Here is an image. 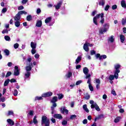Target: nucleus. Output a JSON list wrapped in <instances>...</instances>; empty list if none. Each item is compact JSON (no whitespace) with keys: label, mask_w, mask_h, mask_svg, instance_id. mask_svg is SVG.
Listing matches in <instances>:
<instances>
[{"label":"nucleus","mask_w":126,"mask_h":126,"mask_svg":"<svg viewBox=\"0 0 126 126\" xmlns=\"http://www.w3.org/2000/svg\"><path fill=\"white\" fill-rule=\"evenodd\" d=\"M120 67L121 65L119 64H116L114 65V72L115 73V77L116 79H118V78H119V73L121 72V71L120 70Z\"/></svg>","instance_id":"nucleus-1"},{"label":"nucleus","mask_w":126,"mask_h":126,"mask_svg":"<svg viewBox=\"0 0 126 126\" xmlns=\"http://www.w3.org/2000/svg\"><path fill=\"white\" fill-rule=\"evenodd\" d=\"M41 125L42 126L45 125V126H50V119L47 118V116H43L41 119Z\"/></svg>","instance_id":"nucleus-2"},{"label":"nucleus","mask_w":126,"mask_h":126,"mask_svg":"<svg viewBox=\"0 0 126 126\" xmlns=\"http://www.w3.org/2000/svg\"><path fill=\"white\" fill-rule=\"evenodd\" d=\"M27 13V12H26L25 11H19L14 17V20H15V21H20V19L21 18V16L20 15H22V14H26Z\"/></svg>","instance_id":"nucleus-3"},{"label":"nucleus","mask_w":126,"mask_h":126,"mask_svg":"<svg viewBox=\"0 0 126 126\" xmlns=\"http://www.w3.org/2000/svg\"><path fill=\"white\" fill-rule=\"evenodd\" d=\"M104 28H100L99 30V32L100 34H103V33H105V32H107L108 31V29H109L110 27V25L109 24H105L103 26Z\"/></svg>","instance_id":"nucleus-4"},{"label":"nucleus","mask_w":126,"mask_h":126,"mask_svg":"<svg viewBox=\"0 0 126 126\" xmlns=\"http://www.w3.org/2000/svg\"><path fill=\"white\" fill-rule=\"evenodd\" d=\"M63 5V1H60L58 3H57L56 4L54 5V7H55V9L56 10H59L61 8V7Z\"/></svg>","instance_id":"nucleus-5"},{"label":"nucleus","mask_w":126,"mask_h":126,"mask_svg":"<svg viewBox=\"0 0 126 126\" xmlns=\"http://www.w3.org/2000/svg\"><path fill=\"white\" fill-rule=\"evenodd\" d=\"M51 96H53V93L52 92H48L42 94V97L44 98H46V97H51Z\"/></svg>","instance_id":"nucleus-6"},{"label":"nucleus","mask_w":126,"mask_h":126,"mask_svg":"<svg viewBox=\"0 0 126 126\" xmlns=\"http://www.w3.org/2000/svg\"><path fill=\"white\" fill-rule=\"evenodd\" d=\"M91 109H94L95 108V110L98 111V112H100V111H101V109H100V108H99V106L96 104V103H94V104L91 105Z\"/></svg>","instance_id":"nucleus-7"},{"label":"nucleus","mask_w":126,"mask_h":126,"mask_svg":"<svg viewBox=\"0 0 126 126\" xmlns=\"http://www.w3.org/2000/svg\"><path fill=\"white\" fill-rule=\"evenodd\" d=\"M32 61V57L31 56H29L27 59V64L29 65H33V63H31V61Z\"/></svg>","instance_id":"nucleus-8"},{"label":"nucleus","mask_w":126,"mask_h":126,"mask_svg":"<svg viewBox=\"0 0 126 126\" xmlns=\"http://www.w3.org/2000/svg\"><path fill=\"white\" fill-rule=\"evenodd\" d=\"M14 75H15V76H18V75H19V69H18V66L16 65L15 66Z\"/></svg>","instance_id":"nucleus-9"},{"label":"nucleus","mask_w":126,"mask_h":126,"mask_svg":"<svg viewBox=\"0 0 126 126\" xmlns=\"http://www.w3.org/2000/svg\"><path fill=\"white\" fill-rule=\"evenodd\" d=\"M95 83H96V88L97 90L100 89V83H101V81L99 79H95Z\"/></svg>","instance_id":"nucleus-10"},{"label":"nucleus","mask_w":126,"mask_h":126,"mask_svg":"<svg viewBox=\"0 0 126 126\" xmlns=\"http://www.w3.org/2000/svg\"><path fill=\"white\" fill-rule=\"evenodd\" d=\"M56 102H58V96H54L51 100V102L53 103L52 105H54V104H56L57 105Z\"/></svg>","instance_id":"nucleus-11"},{"label":"nucleus","mask_w":126,"mask_h":126,"mask_svg":"<svg viewBox=\"0 0 126 126\" xmlns=\"http://www.w3.org/2000/svg\"><path fill=\"white\" fill-rule=\"evenodd\" d=\"M83 49L86 52H89V47L87 42L84 44Z\"/></svg>","instance_id":"nucleus-12"},{"label":"nucleus","mask_w":126,"mask_h":126,"mask_svg":"<svg viewBox=\"0 0 126 126\" xmlns=\"http://www.w3.org/2000/svg\"><path fill=\"white\" fill-rule=\"evenodd\" d=\"M30 75H31V72L30 71L26 72L25 73L24 78L25 80H26L29 77H30Z\"/></svg>","instance_id":"nucleus-13"},{"label":"nucleus","mask_w":126,"mask_h":126,"mask_svg":"<svg viewBox=\"0 0 126 126\" xmlns=\"http://www.w3.org/2000/svg\"><path fill=\"white\" fill-rule=\"evenodd\" d=\"M57 107V105L56 104H54V105H52V106L51 107V114L52 115H54L55 113V108Z\"/></svg>","instance_id":"nucleus-14"},{"label":"nucleus","mask_w":126,"mask_h":126,"mask_svg":"<svg viewBox=\"0 0 126 126\" xmlns=\"http://www.w3.org/2000/svg\"><path fill=\"white\" fill-rule=\"evenodd\" d=\"M115 41V38L114 35H111L108 38V43H114Z\"/></svg>","instance_id":"nucleus-15"},{"label":"nucleus","mask_w":126,"mask_h":126,"mask_svg":"<svg viewBox=\"0 0 126 126\" xmlns=\"http://www.w3.org/2000/svg\"><path fill=\"white\" fill-rule=\"evenodd\" d=\"M7 122L8 123V125L11 126H14V122L10 119H7Z\"/></svg>","instance_id":"nucleus-16"},{"label":"nucleus","mask_w":126,"mask_h":126,"mask_svg":"<svg viewBox=\"0 0 126 126\" xmlns=\"http://www.w3.org/2000/svg\"><path fill=\"white\" fill-rule=\"evenodd\" d=\"M100 16L101 18H103V17H104V13H101L100 14H97L94 18H95V19H99V18H100Z\"/></svg>","instance_id":"nucleus-17"},{"label":"nucleus","mask_w":126,"mask_h":126,"mask_svg":"<svg viewBox=\"0 0 126 126\" xmlns=\"http://www.w3.org/2000/svg\"><path fill=\"white\" fill-rule=\"evenodd\" d=\"M81 60H82V57L81 56H78L77 58L76 59L75 63H76V64L79 63Z\"/></svg>","instance_id":"nucleus-18"},{"label":"nucleus","mask_w":126,"mask_h":126,"mask_svg":"<svg viewBox=\"0 0 126 126\" xmlns=\"http://www.w3.org/2000/svg\"><path fill=\"white\" fill-rule=\"evenodd\" d=\"M37 46V43L36 42H34L32 41L31 42V47L32 49H36V47Z\"/></svg>","instance_id":"nucleus-19"},{"label":"nucleus","mask_w":126,"mask_h":126,"mask_svg":"<svg viewBox=\"0 0 126 126\" xmlns=\"http://www.w3.org/2000/svg\"><path fill=\"white\" fill-rule=\"evenodd\" d=\"M106 1L105 0H98V4L99 5H101L102 6H104L105 5V3Z\"/></svg>","instance_id":"nucleus-20"},{"label":"nucleus","mask_w":126,"mask_h":126,"mask_svg":"<svg viewBox=\"0 0 126 126\" xmlns=\"http://www.w3.org/2000/svg\"><path fill=\"white\" fill-rule=\"evenodd\" d=\"M54 118H55L56 119H63V117L62 116V115L61 114H54V115L53 116Z\"/></svg>","instance_id":"nucleus-21"},{"label":"nucleus","mask_w":126,"mask_h":126,"mask_svg":"<svg viewBox=\"0 0 126 126\" xmlns=\"http://www.w3.org/2000/svg\"><path fill=\"white\" fill-rule=\"evenodd\" d=\"M83 72L85 75H87L88 74V72H89V70L88 69V68L85 67L83 68Z\"/></svg>","instance_id":"nucleus-22"},{"label":"nucleus","mask_w":126,"mask_h":126,"mask_svg":"<svg viewBox=\"0 0 126 126\" xmlns=\"http://www.w3.org/2000/svg\"><path fill=\"white\" fill-rule=\"evenodd\" d=\"M36 27H42V21L38 20L36 24Z\"/></svg>","instance_id":"nucleus-23"},{"label":"nucleus","mask_w":126,"mask_h":126,"mask_svg":"<svg viewBox=\"0 0 126 126\" xmlns=\"http://www.w3.org/2000/svg\"><path fill=\"white\" fill-rule=\"evenodd\" d=\"M120 37L121 43H124V42H125V40H126V37H125V35L123 34H121Z\"/></svg>","instance_id":"nucleus-24"},{"label":"nucleus","mask_w":126,"mask_h":126,"mask_svg":"<svg viewBox=\"0 0 126 126\" xmlns=\"http://www.w3.org/2000/svg\"><path fill=\"white\" fill-rule=\"evenodd\" d=\"M31 66H33V65H29V66H26V72L31 71V70L32 69V67H31Z\"/></svg>","instance_id":"nucleus-25"},{"label":"nucleus","mask_w":126,"mask_h":126,"mask_svg":"<svg viewBox=\"0 0 126 126\" xmlns=\"http://www.w3.org/2000/svg\"><path fill=\"white\" fill-rule=\"evenodd\" d=\"M83 109L87 113H89V109L87 108V105L85 104L83 106Z\"/></svg>","instance_id":"nucleus-26"},{"label":"nucleus","mask_w":126,"mask_h":126,"mask_svg":"<svg viewBox=\"0 0 126 126\" xmlns=\"http://www.w3.org/2000/svg\"><path fill=\"white\" fill-rule=\"evenodd\" d=\"M51 20H52V18H51V17H49L48 18H47L45 20V23H46V24H47L48 23H50Z\"/></svg>","instance_id":"nucleus-27"},{"label":"nucleus","mask_w":126,"mask_h":126,"mask_svg":"<svg viewBox=\"0 0 126 126\" xmlns=\"http://www.w3.org/2000/svg\"><path fill=\"white\" fill-rule=\"evenodd\" d=\"M65 76L67 77V78H70V77L72 76V73L70 71H69L67 74H66Z\"/></svg>","instance_id":"nucleus-28"},{"label":"nucleus","mask_w":126,"mask_h":126,"mask_svg":"<svg viewBox=\"0 0 126 126\" xmlns=\"http://www.w3.org/2000/svg\"><path fill=\"white\" fill-rule=\"evenodd\" d=\"M116 77H115V73L114 75H110L109 77V79L110 80V81H112V80H114Z\"/></svg>","instance_id":"nucleus-29"},{"label":"nucleus","mask_w":126,"mask_h":126,"mask_svg":"<svg viewBox=\"0 0 126 126\" xmlns=\"http://www.w3.org/2000/svg\"><path fill=\"white\" fill-rule=\"evenodd\" d=\"M57 95L58 96V99L59 100H62V99H63V94H57Z\"/></svg>","instance_id":"nucleus-30"},{"label":"nucleus","mask_w":126,"mask_h":126,"mask_svg":"<svg viewBox=\"0 0 126 126\" xmlns=\"http://www.w3.org/2000/svg\"><path fill=\"white\" fill-rule=\"evenodd\" d=\"M15 26L16 27H19L20 26V21H16L15 22Z\"/></svg>","instance_id":"nucleus-31"},{"label":"nucleus","mask_w":126,"mask_h":126,"mask_svg":"<svg viewBox=\"0 0 126 126\" xmlns=\"http://www.w3.org/2000/svg\"><path fill=\"white\" fill-rule=\"evenodd\" d=\"M37 116H35L33 118V122L34 125L38 123V121L37 120Z\"/></svg>","instance_id":"nucleus-32"},{"label":"nucleus","mask_w":126,"mask_h":126,"mask_svg":"<svg viewBox=\"0 0 126 126\" xmlns=\"http://www.w3.org/2000/svg\"><path fill=\"white\" fill-rule=\"evenodd\" d=\"M121 5H122V7H126V1L122 0L121 1Z\"/></svg>","instance_id":"nucleus-33"},{"label":"nucleus","mask_w":126,"mask_h":126,"mask_svg":"<svg viewBox=\"0 0 126 126\" xmlns=\"http://www.w3.org/2000/svg\"><path fill=\"white\" fill-rule=\"evenodd\" d=\"M63 113H65V114H68V110L67 109H66L65 107H63L62 110Z\"/></svg>","instance_id":"nucleus-34"},{"label":"nucleus","mask_w":126,"mask_h":126,"mask_svg":"<svg viewBox=\"0 0 126 126\" xmlns=\"http://www.w3.org/2000/svg\"><path fill=\"white\" fill-rule=\"evenodd\" d=\"M9 81H10V80L9 79L5 81L4 83V86H7V85L9 83Z\"/></svg>","instance_id":"nucleus-35"},{"label":"nucleus","mask_w":126,"mask_h":126,"mask_svg":"<svg viewBox=\"0 0 126 126\" xmlns=\"http://www.w3.org/2000/svg\"><path fill=\"white\" fill-rule=\"evenodd\" d=\"M13 95H14V96H17V95H18V91L17 90L15 89L14 90Z\"/></svg>","instance_id":"nucleus-36"},{"label":"nucleus","mask_w":126,"mask_h":126,"mask_svg":"<svg viewBox=\"0 0 126 126\" xmlns=\"http://www.w3.org/2000/svg\"><path fill=\"white\" fill-rule=\"evenodd\" d=\"M4 39L6 41H8L9 42L10 41V37L8 35H5L4 36Z\"/></svg>","instance_id":"nucleus-37"},{"label":"nucleus","mask_w":126,"mask_h":126,"mask_svg":"<svg viewBox=\"0 0 126 126\" xmlns=\"http://www.w3.org/2000/svg\"><path fill=\"white\" fill-rule=\"evenodd\" d=\"M101 118H103V115L101 114L100 115H99L98 117H96L94 119L95 122L97 121V120H99V119H101Z\"/></svg>","instance_id":"nucleus-38"},{"label":"nucleus","mask_w":126,"mask_h":126,"mask_svg":"<svg viewBox=\"0 0 126 126\" xmlns=\"http://www.w3.org/2000/svg\"><path fill=\"white\" fill-rule=\"evenodd\" d=\"M105 59H107V56H106L105 55H103L101 56V57H99V60L101 61V60H103Z\"/></svg>","instance_id":"nucleus-39"},{"label":"nucleus","mask_w":126,"mask_h":126,"mask_svg":"<svg viewBox=\"0 0 126 126\" xmlns=\"http://www.w3.org/2000/svg\"><path fill=\"white\" fill-rule=\"evenodd\" d=\"M70 119L71 120H75V119H76V115H71L70 117Z\"/></svg>","instance_id":"nucleus-40"},{"label":"nucleus","mask_w":126,"mask_h":126,"mask_svg":"<svg viewBox=\"0 0 126 126\" xmlns=\"http://www.w3.org/2000/svg\"><path fill=\"white\" fill-rule=\"evenodd\" d=\"M120 120H121V117H119L116 118L114 120V123H119L120 122Z\"/></svg>","instance_id":"nucleus-41"},{"label":"nucleus","mask_w":126,"mask_h":126,"mask_svg":"<svg viewBox=\"0 0 126 126\" xmlns=\"http://www.w3.org/2000/svg\"><path fill=\"white\" fill-rule=\"evenodd\" d=\"M89 88L91 91H94V88L91 84L89 85Z\"/></svg>","instance_id":"nucleus-42"},{"label":"nucleus","mask_w":126,"mask_h":126,"mask_svg":"<svg viewBox=\"0 0 126 126\" xmlns=\"http://www.w3.org/2000/svg\"><path fill=\"white\" fill-rule=\"evenodd\" d=\"M43 96H36L35 97V100H38V101H40V100H43Z\"/></svg>","instance_id":"nucleus-43"},{"label":"nucleus","mask_w":126,"mask_h":126,"mask_svg":"<svg viewBox=\"0 0 126 126\" xmlns=\"http://www.w3.org/2000/svg\"><path fill=\"white\" fill-rule=\"evenodd\" d=\"M4 53H5V54L6 56L9 55V51H8V50H7V49L5 50L4 51Z\"/></svg>","instance_id":"nucleus-44"},{"label":"nucleus","mask_w":126,"mask_h":126,"mask_svg":"<svg viewBox=\"0 0 126 126\" xmlns=\"http://www.w3.org/2000/svg\"><path fill=\"white\" fill-rule=\"evenodd\" d=\"M93 22L95 25H98V23L97 22V19H95V18H94Z\"/></svg>","instance_id":"nucleus-45"},{"label":"nucleus","mask_w":126,"mask_h":126,"mask_svg":"<svg viewBox=\"0 0 126 126\" xmlns=\"http://www.w3.org/2000/svg\"><path fill=\"white\" fill-rule=\"evenodd\" d=\"M6 11H7V9L5 7V8H3L2 9L1 13H5V12H6Z\"/></svg>","instance_id":"nucleus-46"},{"label":"nucleus","mask_w":126,"mask_h":126,"mask_svg":"<svg viewBox=\"0 0 126 126\" xmlns=\"http://www.w3.org/2000/svg\"><path fill=\"white\" fill-rule=\"evenodd\" d=\"M12 115H13V111H9L8 112L7 116H11Z\"/></svg>","instance_id":"nucleus-47"},{"label":"nucleus","mask_w":126,"mask_h":126,"mask_svg":"<svg viewBox=\"0 0 126 126\" xmlns=\"http://www.w3.org/2000/svg\"><path fill=\"white\" fill-rule=\"evenodd\" d=\"M126 19H122V25L123 26L126 25Z\"/></svg>","instance_id":"nucleus-48"},{"label":"nucleus","mask_w":126,"mask_h":126,"mask_svg":"<svg viewBox=\"0 0 126 126\" xmlns=\"http://www.w3.org/2000/svg\"><path fill=\"white\" fill-rule=\"evenodd\" d=\"M19 47V44L18 43H16L14 44V49H18Z\"/></svg>","instance_id":"nucleus-49"},{"label":"nucleus","mask_w":126,"mask_h":126,"mask_svg":"<svg viewBox=\"0 0 126 126\" xmlns=\"http://www.w3.org/2000/svg\"><path fill=\"white\" fill-rule=\"evenodd\" d=\"M34 114V111L31 110L30 111V112L28 113V116L29 115L30 116H33V114Z\"/></svg>","instance_id":"nucleus-50"},{"label":"nucleus","mask_w":126,"mask_h":126,"mask_svg":"<svg viewBox=\"0 0 126 126\" xmlns=\"http://www.w3.org/2000/svg\"><path fill=\"white\" fill-rule=\"evenodd\" d=\"M37 14H40L41 13V9L40 8H38L36 10Z\"/></svg>","instance_id":"nucleus-51"},{"label":"nucleus","mask_w":126,"mask_h":126,"mask_svg":"<svg viewBox=\"0 0 126 126\" xmlns=\"http://www.w3.org/2000/svg\"><path fill=\"white\" fill-rule=\"evenodd\" d=\"M117 7H118V6H117V5L116 4L113 5L112 6V8L113 10H115V9H117Z\"/></svg>","instance_id":"nucleus-52"},{"label":"nucleus","mask_w":126,"mask_h":126,"mask_svg":"<svg viewBox=\"0 0 126 126\" xmlns=\"http://www.w3.org/2000/svg\"><path fill=\"white\" fill-rule=\"evenodd\" d=\"M4 101H5V97H0V102H4Z\"/></svg>","instance_id":"nucleus-53"},{"label":"nucleus","mask_w":126,"mask_h":126,"mask_svg":"<svg viewBox=\"0 0 126 126\" xmlns=\"http://www.w3.org/2000/svg\"><path fill=\"white\" fill-rule=\"evenodd\" d=\"M31 19H32L31 15H29L27 17V20L28 21H30V20H31Z\"/></svg>","instance_id":"nucleus-54"},{"label":"nucleus","mask_w":126,"mask_h":126,"mask_svg":"<svg viewBox=\"0 0 126 126\" xmlns=\"http://www.w3.org/2000/svg\"><path fill=\"white\" fill-rule=\"evenodd\" d=\"M2 34H5V33H8V30L7 29L4 30L2 31Z\"/></svg>","instance_id":"nucleus-55"},{"label":"nucleus","mask_w":126,"mask_h":126,"mask_svg":"<svg viewBox=\"0 0 126 126\" xmlns=\"http://www.w3.org/2000/svg\"><path fill=\"white\" fill-rule=\"evenodd\" d=\"M109 8H110V5H107L105 6V8L104 10H105L106 11H108V10H109Z\"/></svg>","instance_id":"nucleus-56"},{"label":"nucleus","mask_w":126,"mask_h":126,"mask_svg":"<svg viewBox=\"0 0 126 126\" xmlns=\"http://www.w3.org/2000/svg\"><path fill=\"white\" fill-rule=\"evenodd\" d=\"M32 55H34V54H36V49H32Z\"/></svg>","instance_id":"nucleus-57"},{"label":"nucleus","mask_w":126,"mask_h":126,"mask_svg":"<svg viewBox=\"0 0 126 126\" xmlns=\"http://www.w3.org/2000/svg\"><path fill=\"white\" fill-rule=\"evenodd\" d=\"M11 75V72L9 71L7 73L5 77H8V76H10Z\"/></svg>","instance_id":"nucleus-58"},{"label":"nucleus","mask_w":126,"mask_h":126,"mask_svg":"<svg viewBox=\"0 0 126 126\" xmlns=\"http://www.w3.org/2000/svg\"><path fill=\"white\" fill-rule=\"evenodd\" d=\"M81 83H82V80L78 81L76 83V85H79Z\"/></svg>","instance_id":"nucleus-59"},{"label":"nucleus","mask_w":126,"mask_h":126,"mask_svg":"<svg viewBox=\"0 0 126 126\" xmlns=\"http://www.w3.org/2000/svg\"><path fill=\"white\" fill-rule=\"evenodd\" d=\"M67 124V121L64 120L62 122L63 126H65Z\"/></svg>","instance_id":"nucleus-60"},{"label":"nucleus","mask_w":126,"mask_h":126,"mask_svg":"<svg viewBox=\"0 0 126 126\" xmlns=\"http://www.w3.org/2000/svg\"><path fill=\"white\" fill-rule=\"evenodd\" d=\"M111 94H112L113 95H114V96H116L117 95V94H116V91H115V90H113L111 92Z\"/></svg>","instance_id":"nucleus-61"},{"label":"nucleus","mask_w":126,"mask_h":126,"mask_svg":"<svg viewBox=\"0 0 126 126\" xmlns=\"http://www.w3.org/2000/svg\"><path fill=\"white\" fill-rule=\"evenodd\" d=\"M96 54V51L94 50H92L91 51V56H93V55H95Z\"/></svg>","instance_id":"nucleus-62"},{"label":"nucleus","mask_w":126,"mask_h":126,"mask_svg":"<svg viewBox=\"0 0 126 126\" xmlns=\"http://www.w3.org/2000/svg\"><path fill=\"white\" fill-rule=\"evenodd\" d=\"M34 58L35 59H39L40 58V55L38 54H36L35 55H34Z\"/></svg>","instance_id":"nucleus-63"},{"label":"nucleus","mask_w":126,"mask_h":126,"mask_svg":"<svg viewBox=\"0 0 126 126\" xmlns=\"http://www.w3.org/2000/svg\"><path fill=\"white\" fill-rule=\"evenodd\" d=\"M51 121L52 123H53V124H55L56 123V119H55L54 118H52L51 119Z\"/></svg>","instance_id":"nucleus-64"}]
</instances>
